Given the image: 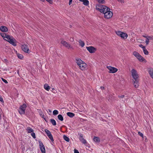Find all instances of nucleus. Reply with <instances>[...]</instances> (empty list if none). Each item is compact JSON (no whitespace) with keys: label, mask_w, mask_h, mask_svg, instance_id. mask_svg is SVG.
I'll use <instances>...</instances> for the list:
<instances>
[{"label":"nucleus","mask_w":153,"mask_h":153,"mask_svg":"<svg viewBox=\"0 0 153 153\" xmlns=\"http://www.w3.org/2000/svg\"><path fill=\"white\" fill-rule=\"evenodd\" d=\"M148 38L149 39V40L152 39V37H151V36H148Z\"/></svg>","instance_id":"49"},{"label":"nucleus","mask_w":153,"mask_h":153,"mask_svg":"<svg viewBox=\"0 0 153 153\" xmlns=\"http://www.w3.org/2000/svg\"><path fill=\"white\" fill-rule=\"evenodd\" d=\"M137 59L141 62H146V60L140 54V55L138 56V57H137Z\"/></svg>","instance_id":"14"},{"label":"nucleus","mask_w":153,"mask_h":153,"mask_svg":"<svg viewBox=\"0 0 153 153\" xmlns=\"http://www.w3.org/2000/svg\"><path fill=\"white\" fill-rule=\"evenodd\" d=\"M39 142L42 153H45V149L41 141H39Z\"/></svg>","instance_id":"9"},{"label":"nucleus","mask_w":153,"mask_h":153,"mask_svg":"<svg viewBox=\"0 0 153 153\" xmlns=\"http://www.w3.org/2000/svg\"><path fill=\"white\" fill-rule=\"evenodd\" d=\"M63 138L67 142H69L70 141L69 138L65 135H64Z\"/></svg>","instance_id":"26"},{"label":"nucleus","mask_w":153,"mask_h":153,"mask_svg":"<svg viewBox=\"0 0 153 153\" xmlns=\"http://www.w3.org/2000/svg\"><path fill=\"white\" fill-rule=\"evenodd\" d=\"M5 38H6L8 40H10V39L12 38V37H10V36L9 35H7L5 36Z\"/></svg>","instance_id":"34"},{"label":"nucleus","mask_w":153,"mask_h":153,"mask_svg":"<svg viewBox=\"0 0 153 153\" xmlns=\"http://www.w3.org/2000/svg\"><path fill=\"white\" fill-rule=\"evenodd\" d=\"M0 101L2 102H4V101L3 100V98L1 96H0Z\"/></svg>","instance_id":"44"},{"label":"nucleus","mask_w":153,"mask_h":153,"mask_svg":"<svg viewBox=\"0 0 153 153\" xmlns=\"http://www.w3.org/2000/svg\"><path fill=\"white\" fill-rule=\"evenodd\" d=\"M44 88L47 91H48L49 90L50 87L47 84H45L44 85Z\"/></svg>","instance_id":"19"},{"label":"nucleus","mask_w":153,"mask_h":153,"mask_svg":"<svg viewBox=\"0 0 153 153\" xmlns=\"http://www.w3.org/2000/svg\"><path fill=\"white\" fill-rule=\"evenodd\" d=\"M28 133H31L33 131V130L30 127H28L26 129Z\"/></svg>","instance_id":"22"},{"label":"nucleus","mask_w":153,"mask_h":153,"mask_svg":"<svg viewBox=\"0 0 153 153\" xmlns=\"http://www.w3.org/2000/svg\"><path fill=\"white\" fill-rule=\"evenodd\" d=\"M104 16L105 18L109 19L111 18L113 16V13L111 11H108L104 13Z\"/></svg>","instance_id":"5"},{"label":"nucleus","mask_w":153,"mask_h":153,"mask_svg":"<svg viewBox=\"0 0 153 153\" xmlns=\"http://www.w3.org/2000/svg\"><path fill=\"white\" fill-rule=\"evenodd\" d=\"M39 114L41 116H42V115L44 114L42 111H41L40 112Z\"/></svg>","instance_id":"46"},{"label":"nucleus","mask_w":153,"mask_h":153,"mask_svg":"<svg viewBox=\"0 0 153 153\" xmlns=\"http://www.w3.org/2000/svg\"><path fill=\"white\" fill-rule=\"evenodd\" d=\"M149 42V39L148 38H147L146 40V45H148Z\"/></svg>","instance_id":"41"},{"label":"nucleus","mask_w":153,"mask_h":153,"mask_svg":"<svg viewBox=\"0 0 153 153\" xmlns=\"http://www.w3.org/2000/svg\"><path fill=\"white\" fill-rule=\"evenodd\" d=\"M67 115L70 117H73L75 116L74 114L71 112H68L67 113Z\"/></svg>","instance_id":"16"},{"label":"nucleus","mask_w":153,"mask_h":153,"mask_svg":"<svg viewBox=\"0 0 153 153\" xmlns=\"http://www.w3.org/2000/svg\"><path fill=\"white\" fill-rule=\"evenodd\" d=\"M133 54L134 56L136 57L137 58V57H138L139 55H140L139 53L136 51L134 52L133 53Z\"/></svg>","instance_id":"25"},{"label":"nucleus","mask_w":153,"mask_h":153,"mask_svg":"<svg viewBox=\"0 0 153 153\" xmlns=\"http://www.w3.org/2000/svg\"><path fill=\"white\" fill-rule=\"evenodd\" d=\"M124 97H125V95H124L118 96V97L119 98H124Z\"/></svg>","instance_id":"42"},{"label":"nucleus","mask_w":153,"mask_h":153,"mask_svg":"<svg viewBox=\"0 0 153 153\" xmlns=\"http://www.w3.org/2000/svg\"><path fill=\"white\" fill-rule=\"evenodd\" d=\"M4 61L6 62H8V60L7 59H4Z\"/></svg>","instance_id":"54"},{"label":"nucleus","mask_w":153,"mask_h":153,"mask_svg":"<svg viewBox=\"0 0 153 153\" xmlns=\"http://www.w3.org/2000/svg\"><path fill=\"white\" fill-rule=\"evenodd\" d=\"M44 114H43V115H42V117L43 118L45 119V121H46V120H45V118H44Z\"/></svg>","instance_id":"52"},{"label":"nucleus","mask_w":153,"mask_h":153,"mask_svg":"<svg viewBox=\"0 0 153 153\" xmlns=\"http://www.w3.org/2000/svg\"><path fill=\"white\" fill-rule=\"evenodd\" d=\"M52 136V135L51 134H50L49 135H48V137L49 138L51 137V136Z\"/></svg>","instance_id":"51"},{"label":"nucleus","mask_w":153,"mask_h":153,"mask_svg":"<svg viewBox=\"0 0 153 153\" xmlns=\"http://www.w3.org/2000/svg\"><path fill=\"white\" fill-rule=\"evenodd\" d=\"M70 40L71 42H73L74 41V39L73 38H71Z\"/></svg>","instance_id":"50"},{"label":"nucleus","mask_w":153,"mask_h":153,"mask_svg":"<svg viewBox=\"0 0 153 153\" xmlns=\"http://www.w3.org/2000/svg\"><path fill=\"white\" fill-rule=\"evenodd\" d=\"M1 79L2 80V81L4 82V83H8V82H7V80H6V79H3V78H1Z\"/></svg>","instance_id":"40"},{"label":"nucleus","mask_w":153,"mask_h":153,"mask_svg":"<svg viewBox=\"0 0 153 153\" xmlns=\"http://www.w3.org/2000/svg\"><path fill=\"white\" fill-rule=\"evenodd\" d=\"M27 107V105L25 104H23L20 107L19 110V112L21 114H24L25 113V111Z\"/></svg>","instance_id":"3"},{"label":"nucleus","mask_w":153,"mask_h":153,"mask_svg":"<svg viewBox=\"0 0 153 153\" xmlns=\"http://www.w3.org/2000/svg\"><path fill=\"white\" fill-rule=\"evenodd\" d=\"M86 48L87 50L91 53H94L97 50L96 48L92 46L87 47Z\"/></svg>","instance_id":"6"},{"label":"nucleus","mask_w":153,"mask_h":153,"mask_svg":"<svg viewBox=\"0 0 153 153\" xmlns=\"http://www.w3.org/2000/svg\"><path fill=\"white\" fill-rule=\"evenodd\" d=\"M79 135L80 140L83 144H85V145L87 146H88L89 148L90 147V145L87 142L86 140L84 139L83 137V135L82 134H79Z\"/></svg>","instance_id":"4"},{"label":"nucleus","mask_w":153,"mask_h":153,"mask_svg":"<svg viewBox=\"0 0 153 153\" xmlns=\"http://www.w3.org/2000/svg\"><path fill=\"white\" fill-rule=\"evenodd\" d=\"M53 114L54 115H56L58 114V111L57 110H54L53 112Z\"/></svg>","instance_id":"32"},{"label":"nucleus","mask_w":153,"mask_h":153,"mask_svg":"<svg viewBox=\"0 0 153 153\" xmlns=\"http://www.w3.org/2000/svg\"><path fill=\"white\" fill-rule=\"evenodd\" d=\"M100 88L102 90L103 89H104V87H101Z\"/></svg>","instance_id":"53"},{"label":"nucleus","mask_w":153,"mask_h":153,"mask_svg":"<svg viewBox=\"0 0 153 153\" xmlns=\"http://www.w3.org/2000/svg\"><path fill=\"white\" fill-rule=\"evenodd\" d=\"M7 41L14 46H16L17 45L15 43L16 40L13 37H12V38L10 40H7Z\"/></svg>","instance_id":"10"},{"label":"nucleus","mask_w":153,"mask_h":153,"mask_svg":"<svg viewBox=\"0 0 153 153\" xmlns=\"http://www.w3.org/2000/svg\"><path fill=\"white\" fill-rule=\"evenodd\" d=\"M69 0V5H70L72 3V0Z\"/></svg>","instance_id":"47"},{"label":"nucleus","mask_w":153,"mask_h":153,"mask_svg":"<svg viewBox=\"0 0 153 153\" xmlns=\"http://www.w3.org/2000/svg\"><path fill=\"white\" fill-rule=\"evenodd\" d=\"M49 111L50 112H51V111L50 110H49Z\"/></svg>","instance_id":"59"},{"label":"nucleus","mask_w":153,"mask_h":153,"mask_svg":"<svg viewBox=\"0 0 153 153\" xmlns=\"http://www.w3.org/2000/svg\"><path fill=\"white\" fill-rule=\"evenodd\" d=\"M107 8V7H103L102 9H99V8H97L98 10L101 13H105V9H106Z\"/></svg>","instance_id":"20"},{"label":"nucleus","mask_w":153,"mask_h":153,"mask_svg":"<svg viewBox=\"0 0 153 153\" xmlns=\"http://www.w3.org/2000/svg\"><path fill=\"white\" fill-rule=\"evenodd\" d=\"M21 48L22 50L24 52L29 53V49L27 44H24L22 45H21Z\"/></svg>","instance_id":"7"},{"label":"nucleus","mask_w":153,"mask_h":153,"mask_svg":"<svg viewBox=\"0 0 153 153\" xmlns=\"http://www.w3.org/2000/svg\"><path fill=\"white\" fill-rule=\"evenodd\" d=\"M106 153H108V152H106Z\"/></svg>","instance_id":"61"},{"label":"nucleus","mask_w":153,"mask_h":153,"mask_svg":"<svg viewBox=\"0 0 153 153\" xmlns=\"http://www.w3.org/2000/svg\"><path fill=\"white\" fill-rule=\"evenodd\" d=\"M45 131L46 134H47V136H48V135H49L50 134H51V133L50 132V131L47 129H45Z\"/></svg>","instance_id":"30"},{"label":"nucleus","mask_w":153,"mask_h":153,"mask_svg":"<svg viewBox=\"0 0 153 153\" xmlns=\"http://www.w3.org/2000/svg\"><path fill=\"white\" fill-rule=\"evenodd\" d=\"M49 138L51 140V139H53V136H51V137H49Z\"/></svg>","instance_id":"55"},{"label":"nucleus","mask_w":153,"mask_h":153,"mask_svg":"<svg viewBox=\"0 0 153 153\" xmlns=\"http://www.w3.org/2000/svg\"><path fill=\"white\" fill-rule=\"evenodd\" d=\"M50 121L53 126H55L56 125V121L54 119H51L50 120Z\"/></svg>","instance_id":"17"},{"label":"nucleus","mask_w":153,"mask_h":153,"mask_svg":"<svg viewBox=\"0 0 153 153\" xmlns=\"http://www.w3.org/2000/svg\"><path fill=\"white\" fill-rule=\"evenodd\" d=\"M76 62L78 66L82 62H83V61H82L80 59L77 58L76 59Z\"/></svg>","instance_id":"15"},{"label":"nucleus","mask_w":153,"mask_h":153,"mask_svg":"<svg viewBox=\"0 0 153 153\" xmlns=\"http://www.w3.org/2000/svg\"><path fill=\"white\" fill-rule=\"evenodd\" d=\"M40 0L42 2H44L45 1V0Z\"/></svg>","instance_id":"58"},{"label":"nucleus","mask_w":153,"mask_h":153,"mask_svg":"<svg viewBox=\"0 0 153 153\" xmlns=\"http://www.w3.org/2000/svg\"><path fill=\"white\" fill-rule=\"evenodd\" d=\"M59 120L61 121H63L64 119L63 117L61 114H59L57 116Z\"/></svg>","instance_id":"24"},{"label":"nucleus","mask_w":153,"mask_h":153,"mask_svg":"<svg viewBox=\"0 0 153 153\" xmlns=\"http://www.w3.org/2000/svg\"><path fill=\"white\" fill-rule=\"evenodd\" d=\"M52 90H54V89L53 88H52Z\"/></svg>","instance_id":"60"},{"label":"nucleus","mask_w":153,"mask_h":153,"mask_svg":"<svg viewBox=\"0 0 153 153\" xmlns=\"http://www.w3.org/2000/svg\"><path fill=\"white\" fill-rule=\"evenodd\" d=\"M143 52L145 54L148 55L149 54V52L145 48L143 50Z\"/></svg>","instance_id":"31"},{"label":"nucleus","mask_w":153,"mask_h":153,"mask_svg":"<svg viewBox=\"0 0 153 153\" xmlns=\"http://www.w3.org/2000/svg\"><path fill=\"white\" fill-rule=\"evenodd\" d=\"M143 36V37H145V38H146V39H147V38H148V36Z\"/></svg>","instance_id":"56"},{"label":"nucleus","mask_w":153,"mask_h":153,"mask_svg":"<svg viewBox=\"0 0 153 153\" xmlns=\"http://www.w3.org/2000/svg\"><path fill=\"white\" fill-rule=\"evenodd\" d=\"M83 4L85 6H88L89 4V1L88 0H85L83 2Z\"/></svg>","instance_id":"27"},{"label":"nucleus","mask_w":153,"mask_h":153,"mask_svg":"<svg viewBox=\"0 0 153 153\" xmlns=\"http://www.w3.org/2000/svg\"><path fill=\"white\" fill-rule=\"evenodd\" d=\"M139 46L140 48H143V50L144 49H145V47L143 45H142V44L139 45Z\"/></svg>","instance_id":"39"},{"label":"nucleus","mask_w":153,"mask_h":153,"mask_svg":"<svg viewBox=\"0 0 153 153\" xmlns=\"http://www.w3.org/2000/svg\"><path fill=\"white\" fill-rule=\"evenodd\" d=\"M51 141L53 143H54L53 142H54V139H53V138L52 139H51Z\"/></svg>","instance_id":"57"},{"label":"nucleus","mask_w":153,"mask_h":153,"mask_svg":"<svg viewBox=\"0 0 153 153\" xmlns=\"http://www.w3.org/2000/svg\"><path fill=\"white\" fill-rule=\"evenodd\" d=\"M0 35L2 37L5 38L7 34L4 33H1Z\"/></svg>","instance_id":"35"},{"label":"nucleus","mask_w":153,"mask_h":153,"mask_svg":"<svg viewBox=\"0 0 153 153\" xmlns=\"http://www.w3.org/2000/svg\"><path fill=\"white\" fill-rule=\"evenodd\" d=\"M31 135L33 138L35 139L36 138L35 134L33 132V131Z\"/></svg>","instance_id":"37"},{"label":"nucleus","mask_w":153,"mask_h":153,"mask_svg":"<svg viewBox=\"0 0 153 153\" xmlns=\"http://www.w3.org/2000/svg\"><path fill=\"white\" fill-rule=\"evenodd\" d=\"M65 46L68 48H71L73 49V47L67 42Z\"/></svg>","instance_id":"29"},{"label":"nucleus","mask_w":153,"mask_h":153,"mask_svg":"<svg viewBox=\"0 0 153 153\" xmlns=\"http://www.w3.org/2000/svg\"><path fill=\"white\" fill-rule=\"evenodd\" d=\"M99 4H104L105 3V1L104 0H97Z\"/></svg>","instance_id":"33"},{"label":"nucleus","mask_w":153,"mask_h":153,"mask_svg":"<svg viewBox=\"0 0 153 153\" xmlns=\"http://www.w3.org/2000/svg\"><path fill=\"white\" fill-rule=\"evenodd\" d=\"M107 68L109 70V72L110 73H114L118 71V69L117 68L111 66H107Z\"/></svg>","instance_id":"8"},{"label":"nucleus","mask_w":153,"mask_h":153,"mask_svg":"<svg viewBox=\"0 0 153 153\" xmlns=\"http://www.w3.org/2000/svg\"><path fill=\"white\" fill-rule=\"evenodd\" d=\"M79 42L80 45L82 47H83L84 46V42L82 41L81 40H79Z\"/></svg>","instance_id":"23"},{"label":"nucleus","mask_w":153,"mask_h":153,"mask_svg":"<svg viewBox=\"0 0 153 153\" xmlns=\"http://www.w3.org/2000/svg\"><path fill=\"white\" fill-rule=\"evenodd\" d=\"M118 1H120L122 3H124L123 0H117Z\"/></svg>","instance_id":"48"},{"label":"nucleus","mask_w":153,"mask_h":153,"mask_svg":"<svg viewBox=\"0 0 153 153\" xmlns=\"http://www.w3.org/2000/svg\"><path fill=\"white\" fill-rule=\"evenodd\" d=\"M149 73L151 77L153 78V69H150L149 71Z\"/></svg>","instance_id":"18"},{"label":"nucleus","mask_w":153,"mask_h":153,"mask_svg":"<svg viewBox=\"0 0 153 153\" xmlns=\"http://www.w3.org/2000/svg\"><path fill=\"white\" fill-rule=\"evenodd\" d=\"M131 75L133 78L134 80L133 81V84L134 87L136 88H137L139 85L138 82L139 79H138L139 76L137 74V71L134 69H132L131 71Z\"/></svg>","instance_id":"1"},{"label":"nucleus","mask_w":153,"mask_h":153,"mask_svg":"<svg viewBox=\"0 0 153 153\" xmlns=\"http://www.w3.org/2000/svg\"><path fill=\"white\" fill-rule=\"evenodd\" d=\"M17 56L18 58L21 59H22L23 58V55L19 53H17Z\"/></svg>","instance_id":"28"},{"label":"nucleus","mask_w":153,"mask_h":153,"mask_svg":"<svg viewBox=\"0 0 153 153\" xmlns=\"http://www.w3.org/2000/svg\"><path fill=\"white\" fill-rule=\"evenodd\" d=\"M86 66V64L83 62H82L81 64H80V65H79V66L82 70H84L85 69Z\"/></svg>","instance_id":"11"},{"label":"nucleus","mask_w":153,"mask_h":153,"mask_svg":"<svg viewBox=\"0 0 153 153\" xmlns=\"http://www.w3.org/2000/svg\"><path fill=\"white\" fill-rule=\"evenodd\" d=\"M104 7H107V6L105 5H102L100 4H98L96 5V9L97 10H98L97 8H99V9H102Z\"/></svg>","instance_id":"12"},{"label":"nucleus","mask_w":153,"mask_h":153,"mask_svg":"<svg viewBox=\"0 0 153 153\" xmlns=\"http://www.w3.org/2000/svg\"><path fill=\"white\" fill-rule=\"evenodd\" d=\"M74 153H79L77 149H74Z\"/></svg>","instance_id":"45"},{"label":"nucleus","mask_w":153,"mask_h":153,"mask_svg":"<svg viewBox=\"0 0 153 153\" xmlns=\"http://www.w3.org/2000/svg\"><path fill=\"white\" fill-rule=\"evenodd\" d=\"M108 11H110V9L107 7V8L106 9H105V13Z\"/></svg>","instance_id":"43"},{"label":"nucleus","mask_w":153,"mask_h":153,"mask_svg":"<svg viewBox=\"0 0 153 153\" xmlns=\"http://www.w3.org/2000/svg\"><path fill=\"white\" fill-rule=\"evenodd\" d=\"M0 30L3 32H7L8 31V29L7 28L4 26H1L0 27Z\"/></svg>","instance_id":"13"},{"label":"nucleus","mask_w":153,"mask_h":153,"mask_svg":"<svg viewBox=\"0 0 153 153\" xmlns=\"http://www.w3.org/2000/svg\"><path fill=\"white\" fill-rule=\"evenodd\" d=\"M116 33L117 35L121 37L122 39H126L128 36V35L127 33L120 31H117Z\"/></svg>","instance_id":"2"},{"label":"nucleus","mask_w":153,"mask_h":153,"mask_svg":"<svg viewBox=\"0 0 153 153\" xmlns=\"http://www.w3.org/2000/svg\"><path fill=\"white\" fill-rule=\"evenodd\" d=\"M138 134L141 137H143V138L144 137L143 134L140 131H139L138 132Z\"/></svg>","instance_id":"38"},{"label":"nucleus","mask_w":153,"mask_h":153,"mask_svg":"<svg viewBox=\"0 0 153 153\" xmlns=\"http://www.w3.org/2000/svg\"><path fill=\"white\" fill-rule=\"evenodd\" d=\"M67 42H66L65 41H64V40H62L61 41V43L64 46H65V44L67 43Z\"/></svg>","instance_id":"36"},{"label":"nucleus","mask_w":153,"mask_h":153,"mask_svg":"<svg viewBox=\"0 0 153 153\" xmlns=\"http://www.w3.org/2000/svg\"><path fill=\"white\" fill-rule=\"evenodd\" d=\"M94 141L96 142H100V138L98 137H94L93 138Z\"/></svg>","instance_id":"21"}]
</instances>
